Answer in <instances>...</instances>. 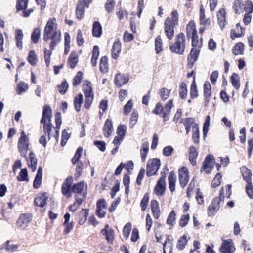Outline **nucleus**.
<instances>
[{
  "instance_id": "nucleus-38",
  "label": "nucleus",
  "mask_w": 253,
  "mask_h": 253,
  "mask_svg": "<svg viewBox=\"0 0 253 253\" xmlns=\"http://www.w3.org/2000/svg\"><path fill=\"white\" fill-rule=\"evenodd\" d=\"M245 9L246 11L244 15L243 22L246 25H248L251 21L252 16L251 14L253 12V6L252 7L249 5Z\"/></svg>"
},
{
  "instance_id": "nucleus-44",
  "label": "nucleus",
  "mask_w": 253,
  "mask_h": 253,
  "mask_svg": "<svg viewBox=\"0 0 253 253\" xmlns=\"http://www.w3.org/2000/svg\"><path fill=\"white\" fill-rule=\"evenodd\" d=\"M83 91L84 95L93 94L91 83L88 80H85L84 81L83 84Z\"/></svg>"
},
{
  "instance_id": "nucleus-4",
  "label": "nucleus",
  "mask_w": 253,
  "mask_h": 253,
  "mask_svg": "<svg viewBox=\"0 0 253 253\" xmlns=\"http://www.w3.org/2000/svg\"><path fill=\"white\" fill-rule=\"evenodd\" d=\"M52 110L50 106L46 104L43 106L42 117L40 123L43 124V130L45 135L48 136L49 140L51 138V132L53 127L51 123Z\"/></svg>"
},
{
  "instance_id": "nucleus-33",
  "label": "nucleus",
  "mask_w": 253,
  "mask_h": 253,
  "mask_svg": "<svg viewBox=\"0 0 253 253\" xmlns=\"http://www.w3.org/2000/svg\"><path fill=\"white\" fill-rule=\"evenodd\" d=\"M240 170L244 180L247 183L252 182V173L251 170L245 166L241 167Z\"/></svg>"
},
{
  "instance_id": "nucleus-54",
  "label": "nucleus",
  "mask_w": 253,
  "mask_h": 253,
  "mask_svg": "<svg viewBox=\"0 0 253 253\" xmlns=\"http://www.w3.org/2000/svg\"><path fill=\"white\" fill-rule=\"evenodd\" d=\"M230 80L232 85L235 89H238L240 86L239 75L236 73H233L230 77Z\"/></svg>"
},
{
  "instance_id": "nucleus-52",
  "label": "nucleus",
  "mask_w": 253,
  "mask_h": 253,
  "mask_svg": "<svg viewBox=\"0 0 253 253\" xmlns=\"http://www.w3.org/2000/svg\"><path fill=\"white\" fill-rule=\"evenodd\" d=\"M29 0H16V9L17 12L27 8Z\"/></svg>"
},
{
  "instance_id": "nucleus-3",
  "label": "nucleus",
  "mask_w": 253,
  "mask_h": 253,
  "mask_svg": "<svg viewBox=\"0 0 253 253\" xmlns=\"http://www.w3.org/2000/svg\"><path fill=\"white\" fill-rule=\"evenodd\" d=\"M179 15L177 10H173L170 13V17H167L164 24V33L169 40H172L174 37V28L178 25Z\"/></svg>"
},
{
  "instance_id": "nucleus-19",
  "label": "nucleus",
  "mask_w": 253,
  "mask_h": 253,
  "mask_svg": "<svg viewBox=\"0 0 253 253\" xmlns=\"http://www.w3.org/2000/svg\"><path fill=\"white\" fill-rule=\"evenodd\" d=\"M48 196L47 192L39 193L34 199L35 206L43 208L47 204Z\"/></svg>"
},
{
  "instance_id": "nucleus-59",
  "label": "nucleus",
  "mask_w": 253,
  "mask_h": 253,
  "mask_svg": "<svg viewBox=\"0 0 253 253\" xmlns=\"http://www.w3.org/2000/svg\"><path fill=\"white\" fill-rule=\"evenodd\" d=\"M27 60L32 66H35L36 65L38 58L34 50H30L29 51Z\"/></svg>"
},
{
  "instance_id": "nucleus-21",
  "label": "nucleus",
  "mask_w": 253,
  "mask_h": 253,
  "mask_svg": "<svg viewBox=\"0 0 253 253\" xmlns=\"http://www.w3.org/2000/svg\"><path fill=\"white\" fill-rule=\"evenodd\" d=\"M107 208L106 201L104 199L97 200L96 203V214L99 218H103L106 215V212L103 211V209Z\"/></svg>"
},
{
  "instance_id": "nucleus-36",
  "label": "nucleus",
  "mask_w": 253,
  "mask_h": 253,
  "mask_svg": "<svg viewBox=\"0 0 253 253\" xmlns=\"http://www.w3.org/2000/svg\"><path fill=\"white\" fill-rule=\"evenodd\" d=\"M89 214L88 209H82L79 213L78 223L80 225H83L86 221Z\"/></svg>"
},
{
  "instance_id": "nucleus-63",
  "label": "nucleus",
  "mask_w": 253,
  "mask_h": 253,
  "mask_svg": "<svg viewBox=\"0 0 253 253\" xmlns=\"http://www.w3.org/2000/svg\"><path fill=\"white\" fill-rule=\"evenodd\" d=\"M222 177V176L221 173L218 172L215 175L211 182V186L213 188H215L220 185Z\"/></svg>"
},
{
  "instance_id": "nucleus-64",
  "label": "nucleus",
  "mask_w": 253,
  "mask_h": 253,
  "mask_svg": "<svg viewBox=\"0 0 253 253\" xmlns=\"http://www.w3.org/2000/svg\"><path fill=\"white\" fill-rule=\"evenodd\" d=\"M58 88L59 92L62 95L65 94L69 87V85L67 81L64 80L62 81L61 84L57 85Z\"/></svg>"
},
{
  "instance_id": "nucleus-46",
  "label": "nucleus",
  "mask_w": 253,
  "mask_h": 253,
  "mask_svg": "<svg viewBox=\"0 0 253 253\" xmlns=\"http://www.w3.org/2000/svg\"><path fill=\"white\" fill-rule=\"evenodd\" d=\"M149 151V143L148 142H144L140 149V155L142 162H145Z\"/></svg>"
},
{
  "instance_id": "nucleus-40",
  "label": "nucleus",
  "mask_w": 253,
  "mask_h": 253,
  "mask_svg": "<svg viewBox=\"0 0 253 253\" xmlns=\"http://www.w3.org/2000/svg\"><path fill=\"white\" fill-rule=\"evenodd\" d=\"M244 44L242 42H238L232 48L233 54L235 55H243L244 52Z\"/></svg>"
},
{
  "instance_id": "nucleus-56",
  "label": "nucleus",
  "mask_w": 253,
  "mask_h": 253,
  "mask_svg": "<svg viewBox=\"0 0 253 253\" xmlns=\"http://www.w3.org/2000/svg\"><path fill=\"white\" fill-rule=\"evenodd\" d=\"M187 236L183 235L179 238L178 240L176 247L179 250H182L184 249L185 246L187 244V240L186 239Z\"/></svg>"
},
{
  "instance_id": "nucleus-11",
  "label": "nucleus",
  "mask_w": 253,
  "mask_h": 253,
  "mask_svg": "<svg viewBox=\"0 0 253 253\" xmlns=\"http://www.w3.org/2000/svg\"><path fill=\"white\" fill-rule=\"evenodd\" d=\"M249 5L253 7V3L250 0H246L245 2L243 0H234L232 8L235 14H240L246 11L245 8Z\"/></svg>"
},
{
  "instance_id": "nucleus-26",
  "label": "nucleus",
  "mask_w": 253,
  "mask_h": 253,
  "mask_svg": "<svg viewBox=\"0 0 253 253\" xmlns=\"http://www.w3.org/2000/svg\"><path fill=\"white\" fill-rule=\"evenodd\" d=\"M129 81V78L127 76L124 74H117L115 76L114 82L116 85L118 87L126 84Z\"/></svg>"
},
{
  "instance_id": "nucleus-43",
  "label": "nucleus",
  "mask_w": 253,
  "mask_h": 253,
  "mask_svg": "<svg viewBox=\"0 0 253 253\" xmlns=\"http://www.w3.org/2000/svg\"><path fill=\"white\" fill-rule=\"evenodd\" d=\"M192 139L195 144L199 143L200 132L198 124L192 126Z\"/></svg>"
},
{
  "instance_id": "nucleus-29",
  "label": "nucleus",
  "mask_w": 253,
  "mask_h": 253,
  "mask_svg": "<svg viewBox=\"0 0 253 253\" xmlns=\"http://www.w3.org/2000/svg\"><path fill=\"white\" fill-rule=\"evenodd\" d=\"M199 21L200 24L202 25L209 26L211 25V19L209 18H206L205 8L203 5H201L200 7Z\"/></svg>"
},
{
  "instance_id": "nucleus-14",
  "label": "nucleus",
  "mask_w": 253,
  "mask_h": 253,
  "mask_svg": "<svg viewBox=\"0 0 253 253\" xmlns=\"http://www.w3.org/2000/svg\"><path fill=\"white\" fill-rule=\"evenodd\" d=\"M219 250L221 253H234L236 248L233 240L231 239L224 240Z\"/></svg>"
},
{
  "instance_id": "nucleus-32",
  "label": "nucleus",
  "mask_w": 253,
  "mask_h": 253,
  "mask_svg": "<svg viewBox=\"0 0 253 253\" xmlns=\"http://www.w3.org/2000/svg\"><path fill=\"white\" fill-rule=\"evenodd\" d=\"M176 179L175 172L174 171H170L168 176V183L169 188L171 192H173L175 190Z\"/></svg>"
},
{
  "instance_id": "nucleus-6",
  "label": "nucleus",
  "mask_w": 253,
  "mask_h": 253,
  "mask_svg": "<svg viewBox=\"0 0 253 253\" xmlns=\"http://www.w3.org/2000/svg\"><path fill=\"white\" fill-rule=\"evenodd\" d=\"M185 47V36L183 33L180 32L176 35L175 42L169 46V50L172 53L183 55Z\"/></svg>"
},
{
  "instance_id": "nucleus-28",
  "label": "nucleus",
  "mask_w": 253,
  "mask_h": 253,
  "mask_svg": "<svg viewBox=\"0 0 253 253\" xmlns=\"http://www.w3.org/2000/svg\"><path fill=\"white\" fill-rule=\"evenodd\" d=\"M102 129L105 137L107 138L109 137L113 130V123L111 119H106Z\"/></svg>"
},
{
  "instance_id": "nucleus-22",
  "label": "nucleus",
  "mask_w": 253,
  "mask_h": 253,
  "mask_svg": "<svg viewBox=\"0 0 253 253\" xmlns=\"http://www.w3.org/2000/svg\"><path fill=\"white\" fill-rule=\"evenodd\" d=\"M75 202L69 207V210L71 212L75 211L86 199V193L82 195V197H79L78 195H75Z\"/></svg>"
},
{
  "instance_id": "nucleus-30",
  "label": "nucleus",
  "mask_w": 253,
  "mask_h": 253,
  "mask_svg": "<svg viewBox=\"0 0 253 253\" xmlns=\"http://www.w3.org/2000/svg\"><path fill=\"white\" fill-rule=\"evenodd\" d=\"M27 161L28 167L31 169L32 172H34L37 169L38 160L34 152H30L28 159L27 158Z\"/></svg>"
},
{
  "instance_id": "nucleus-49",
  "label": "nucleus",
  "mask_w": 253,
  "mask_h": 253,
  "mask_svg": "<svg viewBox=\"0 0 253 253\" xmlns=\"http://www.w3.org/2000/svg\"><path fill=\"white\" fill-rule=\"evenodd\" d=\"M23 38V32L21 30H17L16 31L15 39L16 46L19 49L22 48V39Z\"/></svg>"
},
{
  "instance_id": "nucleus-9",
  "label": "nucleus",
  "mask_w": 253,
  "mask_h": 253,
  "mask_svg": "<svg viewBox=\"0 0 253 253\" xmlns=\"http://www.w3.org/2000/svg\"><path fill=\"white\" fill-rule=\"evenodd\" d=\"M92 0H79L76 8V17L77 19L80 21L84 16L85 10L86 8L89 7L90 3Z\"/></svg>"
},
{
  "instance_id": "nucleus-12",
  "label": "nucleus",
  "mask_w": 253,
  "mask_h": 253,
  "mask_svg": "<svg viewBox=\"0 0 253 253\" xmlns=\"http://www.w3.org/2000/svg\"><path fill=\"white\" fill-rule=\"evenodd\" d=\"M161 176L157 182L154 189V192L155 194L158 196H162L166 190V174L165 171L161 172Z\"/></svg>"
},
{
  "instance_id": "nucleus-53",
  "label": "nucleus",
  "mask_w": 253,
  "mask_h": 253,
  "mask_svg": "<svg viewBox=\"0 0 253 253\" xmlns=\"http://www.w3.org/2000/svg\"><path fill=\"white\" fill-rule=\"evenodd\" d=\"M41 30L39 27L35 28L31 34V41L32 42L36 44L39 42L40 38Z\"/></svg>"
},
{
  "instance_id": "nucleus-5",
  "label": "nucleus",
  "mask_w": 253,
  "mask_h": 253,
  "mask_svg": "<svg viewBox=\"0 0 253 253\" xmlns=\"http://www.w3.org/2000/svg\"><path fill=\"white\" fill-rule=\"evenodd\" d=\"M173 107L172 99L169 100L164 106H163L161 102H158L153 110L152 113L161 116L163 118V122H165L169 120V115Z\"/></svg>"
},
{
  "instance_id": "nucleus-23",
  "label": "nucleus",
  "mask_w": 253,
  "mask_h": 253,
  "mask_svg": "<svg viewBox=\"0 0 253 253\" xmlns=\"http://www.w3.org/2000/svg\"><path fill=\"white\" fill-rule=\"evenodd\" d=\"M121 51V43L119 38L115 40L111 49L112 57L114 59H117Z\"/></svg>"
},
{
  "instance_id": "nucleus-42",
  "label": "nucleus",
  "mask_w": 253,
  "mask_h": 253,
  "mask_svg": "<svg viewBox=\"0 0 253 253\" xmlns=\"http://www.w3.org/2000/svg\"><path fill=\"white\" fill-rule=\"evenodd\" d=\"M83 102V96L81 93L77 95L74 99V105L77 112L81 110V105Z\"/></svg>"
},
{
  "instance_id": "nucleus-50",
  "label": "nucleus",
  "mask_w": 253,
  "mask_h": 253,
  "mask_svg": "<svg viewBox=\"0 0 253 253\" xmlns=\"http://www.w3.org/2000/svg\"><path fill=\"white\" fill-rule=\"evenodd\" d=\"M78 61V56L75 53H74L73 52H72L70 54L67 61L70 67L72 69H74L76 66Z\"/></svg>"
},
{
  "instance_id": "nucleus-24",
  "label": "nucleus",
  "mask_w": 253,
  "mask_h": 253,
  "mask_svg": "<svg viewBox=\"0 0 253 253\" xmlns=\"http://www.w3.org/2000/svg\"><path fill=\"white\" fill-rule=\"evenodd\" d=\"M186 34L187 39H190L191 37L198 35L196 24L194 20H190L186 25Z\"/></svg>"
},
{
  "instance_id": "nucleus-55",
  "label": "nucleus",
  "mask_w": 253,
  "mask_h": 253,
  "mask_svg": "<svg viewBox=\"0 0 253 253\" xmlns=\"http://www.w3.org/2000/svg\"><path fill=\"white\" fill-rule=\"evenodd\" d=\"M149 196L148 192L146 193L140 202V206L142 211H144L147 208L149 200Z\"/></svg>"
},
{
  "instance_id": "nucleus-47",
  "label": "nucleus",
  "mask_w": 253,
  "mask_h": 253,
  "mask_svg": "<svg viewBox=\"0 0 253 253\" xmlns=\"http://www.w3.org/2000/svg\"><path fill=\"white\" fill-rule=\"evenodd\" d=\"M190 95L192 99L196 98L198 96V92L197 88L195 76H193V80L190 86Z\"/></svg>"
},
{
  "instance_id": "nucleus-25",
  "label": "nucleus",
  "mask_w": 253,
  "mask_h": 253,
  "mask_svg": "<svg viewBox=\"0 0 253 253\" xmlns=\"http://www.w3.org/2000/svg\"><path fill=\"white\" fill-rule=\"evenodd\" d=\"M245 28L241 26L240 23L236 24L235 29H231L230 32V38L232 40H235L237 38L241 37L244 35Z\"/></svg>"
},
{
  "instance_id": "nucleus-7",
  "label": "nucleus",
  "mask_w": 253,
  "mask_h": 253,
  "mask_svg": "<svg viewBox=\"0 0 253 253\" xmlns=\"http://www.w3.org/2000/svg\"><path fill=\"white\" fill-rule=\"evenodd\" d=\"M225 198L224 188L222 187L219 191V196L214 197L211 201L207 209V215L209 217H213L219 210L220 204L223 202Z\"/></svg>"
},
{
  "instance_id": "nucleus-58",
  "label": "nucleus",
  "mask_w": 253,
  "mask_h": 253,
  "mask_svg": "<svg viewBox=\"0 0 253 253\" xmlns=\"http://www.w3.org/2000/svg\"><path fill=\"white\" fill-rule=\"evenodd\" d=\"M83 149L82 147H79L77 149L74 157L71 159V162L73 165H75L76 163L80 161V159L82 156Z\"/></svg>"
},
{
  "instance_id": "nucleus-8",
  "label": "nucleus",
  "mask_w": 253,
  "mask_h": 253,
  "mask_svg": "<svg viewBox=\"0 0 253 253\" xmlns=\"http://www.w3.org/2000/svg\"><path fill=\"white\" fill-rule=\"evenodd\" d=\"M18 148L21 156L26 158L29 149V140L24 130L20 133V137L18 141Z\"/></svg>"
},
{
  "instance_id": "nucleus-1",
  "label": "nucleus",
  "mask_w": 253,
  "mask_h": 253,
  "mask_svg": "<svg viewBox=\"0 0 253 253\" xmlns=\"http://www.w3.org/2000/svg\"><path fill=\"white\" fill-rule=\"evenodd\" d=\"M55 21L56 18L55 17L49 18L43 31V40L44 41L47 42L49 40H51L49 44L50 50L45 49L44 50V60L47 67L49 66L50 64L51 51L54 49L55 46L60 42L61 39V32L57 31Z\"/></svg>"
},
{
  "instance_id": "nucleus-62",
  "label": "nucleus",
  "mask_w": 253,
  "mask_h": 253,
  "mask_svg": "<svg viewBox=\"0 0 253 253\" xmlns=\"http://www.w3.org/2000/svg\"><path fill=\"white\" fill-rule=\"evenodd\" d=\"M171 90L165 87L162 88L159 91V94L163 101L166 100L169 96Z\"/></svg>"
},
{
  "instance_id": "nucleus-17",
  "label": "nucleus",
  "mask_w": 253,
  "mask_h": 253,
  "mask_svg": "<svg viewBox=\"0 0 253 253\" xmlns=\"http://www.w3.org/2000/svg\"><path fill=\"white\" fill-rule=\"evenodd\" d=\"M216 17L217 24L220 29L223 30L227 23L226 9L224 8H220L216 12Z\"/></svg>"
},
{
  "instance_id": "nucleus-2",
  "label": "nucleus",
  "mask_w": 253,
  "mask_h": 253,
  "mask_svg": "<svg viewBox=\"0 0 253 253\" xmlns=\"http://www.w3.org/2000/svg\"><path fill=\"white\" fill-rule=\"evenodd\" d=\"M73 177L72 176H68L64 181L61 186L62 194L67 198L72 196V193L75 195L80 194L81 197L84 193H86L87 188V184L84 181H81L72 185Z\"/></svg>"
},
{
  "instance_id": "nucleus-27",
  "label": "nucleus",
  "mask_w": 253,
  "mask_h": 253,
  "mask_svg": "<svg viewBox=\"0 0 253 253\" xmlns=\"http://www.w3.org/2000/svg\"><path fill=\"white\" fill-rule=\"evenodd\" d=\"M150 207L153 217L155 219H158L161 214L158 202L156 200H152L150 202Z\"/></svg>"
},
{
  "instance_id": "nucleus-39",
  "label": "nucleus",
  "mask_w": 253,
  "mask_h": 253,
  "mask_svg": "<svg viewBox=\"0 0 253 253\" xmlns=\"http://www.w3.org/2000/svg\"><path fill=\"white\" fill-rule=\"evenodd\" d=\"M211 87L210 83L208 81L205 82L204 84V96L205 100L207 102L209 101L211 97Z\"/></svg>"
},
{
  "instance_id": "nucleus-45",
  "label": "nucleus",
  "mask_w": 253,
  "mask_h": 253,
  "mask_svg": "<svg viewBox=\"0 0 253 253\" xmlns=\"http://www.w3.org/2000/svg\"><path fill=\"white\" fill-rule=\"evenodd\" d=\"M192 42H191V45L192 46V48L200 49L202 47V38L201 39L200 41L198 39V35H197L193 37H191Z\"/></svg>"
},
{
  "instance_id": "nucleus-57",
  "label": "nucleus",
  "mask_w": 253,
  "mask_h": 253,
  "mask_svg": "<svg viewBox=\"0 0 253 253\" xmlns=\"http://www.w3.org/2000/svg\"><path fill=\"white\" fill-rule=\"evenodd\" d=\"M187 95V85L185 82L181 83L179 85V96L182 99H185Z\"/></svg>"
},
{
  "instance_id": "nucleus-41",
  "label": "nucleus",
  "mask_w": 253,
  "mask_h": 253,
  "mask_svg": "<svg viewBox=\"0 0 253 253\" xmlns=\"http://www.w3.org/2000/svg\"><path fill=\"white\" fill-rule=\"evenodd\" d=\"M99 68L100 72L106 73L108 70V58L106 56H102L100 60Z\"/></svg>"
},
{
  "instance_id": "nucleus-35",
  "label": "nucleus",
  "mask_w": 253,
  "mask_h": 253,
  "mask_svg": "<svg viewBox=\"0 0 253 253\" xmlns=\"http://www.w3.org/2000/svg\"><path fill=\"white\" fill-rule=\"evenodd\" d=\"M92 33L95 37L99 38L102 35V28L99 22L95 21L93 22Z\"/></svg>"
},
{
  "instance_id": "nucleus-10",
  "label": "nucleus",
  "mask_w": 253,
  "mask_h": 253,
  "mask_svg": "<svg viewBox=\"0 0 253 253\" xmlns=\"http://www.w3.org/2000/svg\"><path fill=\"white\" fill-rule=\"evenodd\" d=\"M161 165L159 159L154 158L149 160L147 165L146 175L147 177H151L155 175L158 171Z\"/></svg>"
},
{
  "instance_id": "nucleus-18",
  "label": "nucleus",
  "mask_w": 253,
  "mask_h": 253,
  "mask_svg": "<svg viewBox=\"0 0 253 253\" xmlns=\"http://www.w3.org/2000/svg\"><path fill=\"white\" fill-rule=\"evenodd\" d=\"M101 233L105 236V239L109 244H113L115 239V232L112 228H110L108 224L105 225L104 228L101 229Z\"/></svg>"
},
{
  "instance_id": "nucleus-61",
  "label": "nucleus",
  "mask_w": 253,
  "mask_h": 253,
  "mask_svg": "<svg viewBox=\"0 0 253 253\" xmlns=\"http://www.w3.org/2000/svg\"><path fill=\"white\" fill-rule=\"evenodd\" d=\"M83 78V74L82 71H78L76 76L74 77L73 79V83L72 85L73 86L76 87L79 85Z\"/></svg>"
},
{
  "instance_id": "nucleus-60",
  "label": "nucleus",
  "mask_w": 253,
  "mask_h": 253,
  "mask_svg": "<svg viewBox=\"0 0 253 253\" xmlns=\"http://www.w3.org/2000/svg\"><path fill=\"white\" fill-rule=\"evenodd\" d=\"M18 181H28L29 178L28 171L26 168L23 169L20 171L18 176L17 177Z\"/></svg>"
},
{
  "instance_id": "nucleus-20",
  "label": "nucleus",
  "mask_w": 253,
  "mask_h": 253,
  "mask_svg": "<svg viewBox=\"0 0 253 253\" xmlns=\"http://www.w3.org/2000/svg\"><path fill=\"white\" fill-rule=\"evenodd\" d=\"M200 52V49L191 48L187 57V66L188 68H193L195 62L198 58Z\"/></svg>"
},
{
  "instance_id": "nucleus-15",
  "label": "nucleus",
  "mask_w": 253,
  "mask_h": 253,
  "mask_svg": "<svg viewBox=\"0 0 253 253\" xmlns=\"http://www.w3.org/2000/svg\"><path fill=\"white\" fill-rule=\"evenodd\" d=\"M32 215L29 213L21 214L16 223L17 227L22 229L26 228L32 221Z\"/></svg>"
},
{
  "instance_id": "nucleus-37",
  "label": "nucleus",
  "mask_w": 253,
  "mask_h": 253,
  "mask_svg": "<svg viewBox=\"0 0 253 253\" xmlns=\"http://www.w3.org/2000/svg\"><path fill=\"white\" fill-rule=\"evenodd\" d=\"M176 213L174 210L172 211L169 214L166 223L169 225V229H171L174 227L176 223Z\"/></svg>"
},
{
  "instance_id": "nucleus-16",
  "label": "nucleus",
  "mask_w": 253,
  "mask_h": 253,
  "mask_svg": "<svg viewBox=\"0 0 253 253\" xmlns=\"http://www.w3.org/2000/svg\"><path fill=\"white\" fill-rule=\"evenodd\" d=\"M189 178L188 169L186 167L181 168L178 170V179L180 185L182 188H184L187 185Z\"/></svg>"
},
{
  "instance_id": "nucleus-51",
  "label": "nucleus",
  "mask_w": 253,
  "mask_h": 253,
  "mask_svg": "<svg viewBox=\"0 0 253 253\" xmlns=\"http://www.w3.org/2000/svg\"><path fill=\"white\" fill-rule=\"evenodd\" d=\"M75 173L74 174L75 179L77 180L81 176L83 170V164L82 161H79L76 163Z\"/></svg>"
},
{
  "instance_id": "nucleus-31",
  "label": "nucleus",
  "mask_w": 253,
  "mask_h": 253,
  "mask_svg": "<svg viewBox=\"0 0 253 253\" xmlns=\"http://www.w3.org/2000/svg\"><path fill=\"white\" fill-rule=\"evenodd\" d=\"M42 169L41 166L39 167L37 174L33 181L34 189H38L42 184Z\"/></svg>"
},
{
  "instance_id": "nucleus-34",
  "label": "nucleus",
  "mask_w": 253,
  "mask_h": 253,
  "mask_svg": "<svg viewBox=\"0 0 253 253\" xmlns=\"http://www.w3.org/2000/svg\"><path fill=\"white\" fill-rule=\"evenodd\" d=\"M198 156V152L196 148L193 146H191L189 149V160L190 163L195 166L196 165V159Z\"/></svg>"
},
{
  "instance_id": "nucleus-13",
  "label": "nucleus",
  "mask_w": 253,
  "mask_h": 253,
  "mask_svg": "<svg viewBox=\"0 0 253 253\" xmlns=\"http://www.w3.org/2000/svg\"><path fill=\"white\" fill-rule=\"evenodd\" d=\"M214 158L212 155L209 154L205 158L201 168V172L205 171L207 174L211 172L214 167Z\"/></svg>"
},
{
  "instance_id": "nucleus-48",
  "label": "nucleus",
  "mask_w": 253,
  "mask_h": 253,
  "mask_svg": "<svg viewBox=\"0 0 253 253\" xmlns=\"http://www.w3.org/2000/svg\"><path fill=\"white\" fill-rule=\"evenodd\" d=\"M155 50L157 54H159L163 50L162 40L160 35L158 36L155 40Z\"/></svg>"
}]
</instances>
